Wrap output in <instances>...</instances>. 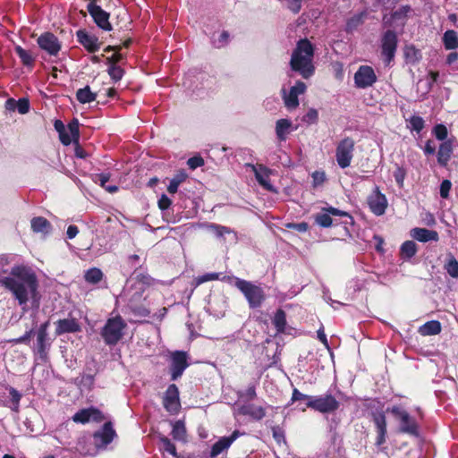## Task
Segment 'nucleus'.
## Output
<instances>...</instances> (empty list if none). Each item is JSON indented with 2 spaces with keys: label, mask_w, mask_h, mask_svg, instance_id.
I'll return each mask as SVG.
<instances>
[{
  "label": "nucleus",
  "mask_w": 458,
  "mask_h": 458,
  "mask_svg": "<svg viewBox=\"0 0 458 458\" xmlns=\"http://www.w3.org/2000/svg\"><path fill=\"white\" fill-rule=\"evenodd\" d=\"M0 283L13 293L21 306L29 301L38 304V282L31 268L25 266L13 267L10 275L1 278Z\"/></svg>",
  "instance_id": "f257e3e1"
},
{
  "label": "nucleus",
  "mask_w": 458,
  "mask_h": 458,
  "mask_svg": "<svg viewBox=\"0 0 458 458\" xmlns=\"http://www.w3.org/2000/svg\"><path fill=\"white\" fill-rule=\"evenodd\" d=\"M314 47L308 39H301L293 50L290 65L293 71L299 72L302 78L309 79L315 72L313 64Z\"/></svg>",
  "instance_id": "f03ea898"
},
{
  "label": "nucleus",
  "mask_w": 458,
  "mask_h": 458,
  "mask_svg": "<svg viewBox=\"0 0 458 458\" xmlns=\"http://www.w3.org/2000/svg\"><path fill=\"white\" fill-rule=\"evenodd\" d=\"M234 285L242 293L250 308L261 306L266 295L260 286L238 277L234 278Z\"/></svg>",
  "instance_id": "7ed1b4c3"
},
{
  "label": "nucleus",
  "mask_w": 458,
  "mask_h": 458,
  "mask_svg": "<svg viewBox=\"0 0 458 458\" xmlns=\"http://www.w3.org/2000/svg\"><path fill=\"white\" fill-rule=\"evenodd\" d=\"M126 323L121 317L109 318L102 328L101 335L106 344H117L123 335Z\"/></svg>",
  "instance_id": "20e7f679"
},
{
  "label": "nucleus",
  "mask_w": 458,
  "mask_h": 458,
  "mask_svg": "<svg viewBox=\"0 0 458 458\" xmlns=\"http://www.w3.org/2000/svg\"><path fill=\"white\" fill-rule=\"evenodd\" d=\"M355 148V141L351 137H345L341 140L336 145L335 159L337 165L344 169L351 165L353 158V152Z\"/></svg>",
  "instance_id": "39448f33"
},
{
  "label": "nucleus",
  "mask_w": 458,
  "mask_h": 458,
  "mask_svg": "<svg viewBox=\"0 0 458 458\" xmlns=\"http://www.w3.org/2000/svg\"><path fill=\"white\" fill-rule=\"evenodd\" d=\"M307 86L303 81H298L296 83L286 90L285 88H282L281 95L284 104V106L288 110L296 109L300 103L298 97L303 95L306 92Z\"/></svg>",
  "instance_id": "423d86ee"
},
{
  "label": "nucleus",
  "mask_w": 458,
  "mask_h": 458,
  "mask_svg": "<svg viewBox=\"0 0 458 458\" xmlns=\"http://www.w3.org/2000/svg\"><path fill=\"white\" fill-rule=\"evenodd\" d=\"M394 417L400 421V431L411 435L418 434V426L415 420L403 409L394 406L388 409Z\"/></svg>",
  "instance_id": "0eeeda50"
},
{
  "label": "nucleus",
  "mask_w": 458,
  "mask_h": 458,
  "mask_svg": "<svg viewBox=\"0 0 458 458\" xmlns=\"http://www.w3.org/2000/svg\"><path fill=\"white\" fill-rule=\"evenodd\" d=\"M87 10L96 24L104 30L110 31L112 25L109 22V13L96 4L97 0H89Z\"/></svg>",
  "instance_id": "6e6552de"
},
{
  "label": "nucleus",
  "mask_w": 458,
  "mask_h": 458,
  "mask_svg": "<svg viewBox=\"0 0 458 458\" xmlns=\"http://www.w3.org/2000/svg\"><path fill=\"white\" fill-rule=\"evenodd\" d=\"M377 80L374 69L369 65H361L354 74V84L358 89L371 87Z\"/></svg>",
  "instance_id": "1a4fd4ad"
},
{
  "label": "nucleus",
  "mask_w": 458,
  "mask_h": 458,
  "mask_svg": "<svg viewBox=\"0 0 458 458\" xmlns=\"http://www.w3.org/2000/svg\"><path fill=\"white\" fill-rule=\"evenodd\" d=\"M307 406L320 412H331L338 408V402L332 395L312 397L307 402Z\"/></svg>",
  "instance_id": "9d476101"
},
{
  "label": "nucleus",
  "mask_w": 458,
  "mask_h": 458,
  "mask_svg": "<svg viewBox=\"0 0 458 458\" xmlns=\"http://www.w3.org/2000/svg\"><path fill=\"white\" fill-rule=\"evenodd\" d=\"M397 47V36L393 30H387L382 38V55L385 62L389 64L394 56Z\"/></svg>",
  "instance_id": "9b49d317"
},
{
  "label": "nucleus",
  "mask_w": 458,
  "mask_h": 458,
  "mask_svg": "<svg viewBox=\"0 0 458 458\" xmlns=\"http://www.w3.org/2000/svg\"><path fill=\"white\" fill-rule=\"evenodd\" d=\"M368 204L370 210L377 216H381L385 213L387 207V200L384 194H382L376 187L374 191L368 197Z\"/></svg>",
  "instance_id": "f8f14e48"
},
{
  "label": "nucleus",
  "mask_w": 458,
  "mask_h": 458,
  "mask_svg": "<svg viewBox=\"0 0 458 458\" xmlns=\"http://www.w3.org/2000/svg\"><path fill=\"white\" fill-rule=\"evenodd\" d=\"M163 404L165 410L171 413H176L179 411L181 407L179 390L174 384L170 385L165 391Z\"/></svg>",
  "instance_id": "ddd939ff"
},
{
  "label": "nucleus",
  "mask_w": 458,
  "mask_h": 458,
  "mask_svg": "<svg viewBox=\"0 0 458 458\" xmlns=\"http://www.w3.org/2000/svg\"><path fill=\"white\" fill-rule=\"evenodd\" d=\"M188 367L187 355L184 352H175L172 354L171 377L176 380Z\"/></svg>",
  "instance_id": "4468645a"
},
{
  "label": "nucleus",
  "mask_w": 458,
  "mask_h": 458,
  "mask_svg": "<svg viewBox=\"0 0 458 458\" xmlns=\"http://www.w3.org/2000/svg\"><path fill=\"white\" fill-rule=\"evenodd\" d=\"M72 420L76 423H87L89 421H102L103 415L101 411L96 408L90 407L87 409H82L76 412L72 416Z\"/></svg>",
  "instance_id": "2eb2a0df"
},
{
  "label": "nucleus",
  "mask_w": 458,
  "mask_h": 458,
  "mask_svg": "<svg viewBox=\"0 0 458 458\" xmlns=\"http://www.w3.org/2000/svg\"><path fill=\"white\" fill-rule=\"evenodd\" d=\"M38 44L40 47V48L53 55H56L61 48V45L57 38L54 34L49 32L42 34L38 38Z\"/></svg>",
  "instance_id": "dca6fc26"
},
{
  "label": "nucleus",
  "mask_w": 458,
  "mask_h": 458,
  "mask_svg": "<svg viewBox=\"0 0 458 458\" xmlns=\"http://www.w3.org/2000/svg\"><path fill=\"white\" fill-rule=\"evenodd\" d=\"M411 10V6L409 5L401 6L392 13L390 18H387L386 16L384 17L385 24L390 27H403Z\"/></svg>",
  "instance_id": "f3484780"
},
{
  "label": "nucleus",
  "mask_w": 458,
  "mask_h": 458,
  "mask_svg": "<svg viewBox=\"0 0 458 458\" xmlns=\"http://www.w3.org/2000/svg\"><path fill=\"white\" fill-rule=\"evenodd\" d=\"M239 436H240V432L238 430H235L233 432V434L230 437H221L212 446L211 453H210L211 458L216 457L223 451L229 448V446L233 444V441H235L237 439V437Z\"/></svg>",
  "instance_id": "a211bd4d"
},
{
  "label": "nucleus",
  "mask_w": 458,
  "mask_h": 458,
  "mask_svg": "<svg viewBox=\"0 0 458 458\" xmlns=\"http://www.w3.org/2000/svg\"><path fill=\"white\" fill-rule=\"evenodd\" d=\"M78 41L90 53L98 51L100 47L98 38L95 36L88 34L84 30L77 31Z\"/></svg>",
  "instance_id": "6ab92c4d"
},
{
  "label": "nucleus",
  "mask_w": 458,
  "mask_h": 458,
  "mask_svg": "<svg viewBox=\"0 0 458 458\" xmlns=\"http://www.w3.org/2000/svg\"><path fill=\"white\" fill-rule=\"evenodd\" d=\"M252 170L255 174V177L259 183L262 185L265 189L273 191V186L269 181L270 170L263 165H251Z\"/></svg>",
  "instance_id": "aec40b11"
},
{
  "label": "nucleus",
  "mask_w": 458,
  "mask_h": 458,
  "mask_svg": "<svg viewBox=\"0 0 458 458\" xmlns=\"http://www.w3.org/2000/svg\"><path fill=\"white\" fill-rule=\"evenodd\" d=\"M80 329L81 327L75 319H60L56 323L55 334L60 335L65 333H75Z\"/></svg>",
  "instance_id": "412c9836"
},
{
  "label": "nucleus",
  "mask_w": 458,
  "mask_h": 458,
  "mask_svg": "<svg viewBox=\"0 0 458 458\" xmlns=\"http://www.w3.org/2000/svg\"><path fill=\"white\" fill-rule=\"evenodd\" d=\"M411 235L412 238L422 242L438 240V233L436 231L426 228H414L411 231Z\"/></svg>",
  "instance_id": "4be33fe9"
},
{
  "label": "nucleus",
  "mask_w": 458,
  "mask_h": 458,
  "mask_svg": "<svg viewBox=\"0 0 458 458\" xmlns=\"http://www.w3.org/2000/svg\"><path fill=\"white\" fill-rule=\"evenodd\" d=\"M374 423L377 427L378 436L377 437L376 444L381 445L386 441V416L383 413H378L374 416Z\"/></svg>",
  "instance_id": "5701e85b"
},
{
  "label": "nucleus",
  "mask_w": 458,
  "mask_h": 458,
  "mask_svg": "<svg viewBox=\"0 0 458 458\" xmlns=\"http://www.w3.org/2000/svg\"><path fill=\"white\" fill-rule=\"evenodd\" d=\"M114 436L115 432L112 427V424L107 422L104 425L101 431L96 432L94 434V438L96 440L99 439L102 445H106L112 442Z\"/></svg>",
  "instance_id": "b1692460"
},
{
  "label": "nucleus",
  "mask_w": 458,
  "mask_h": 458,
  "mask_svg": "<svg viewBox=\"0 0 458 458\" xmlns=\"http://www.w3.org/2000/svg\"><path fill=\"white\" fill-rule=\"evenodd\" d=\"M293 123L289 119H279L276 123V134L278 140L284 141L291 132Z\"/></svg>",
  "instance_id": "393cba45"
},
{
  "label": "nucleus",
  "mask_w": 458,
  "mask_h": 458,
  "mask_svg": "<svg viewBox=\"0 0 458 458\" xmlns=\"http://www.w3.org/2000/svg\"><path fill=\"white\" fill-rule=\"evenodd\" d=\"M452 152H453L452 142L450 140L443 142L440 145L439 149H438L437 162L441 165L445 166L451 158Z\"/></svg>",
  "instance_id": "a878e982"
},
{
  "label": "nucleus",
  "mask_w": 458,
  "mask_h": 458,
  "mask_svg": "<svg viewBox=\"0 0 458 458\" xmlns=\"http://www.w3.org/2000/svg\"><path fill=\"white\" fill-rule=\"evenodd\" d=\"M241 413L244 415H249L254 420H259L263 419L266 415V411L264 408L261 406H256L253 404L244 405L241 408Z\"/></svg>",
  "instance_id": "bb28decb"
},
{
  "label": "nucleus",
  "mask_w": 458,
  "mask_h": 458,
  "mask_svg": "<svg viewBox=\"0 0 458 458\" xmlns=\"http://www.w3.org/2000/svg\"><path fill=\"white\" fill-rule=\"evenodd\" d=\"M30 224L32 230L35 233L47 234L51 231L50 223L42 216L34 217Z\"/></svg>",
  "instance_id": "cd10ccee"
},
{
  "label": "nucleus",
  "mask_w": 458,
  "mask_h": 458,
  "mask_svg": "<svg viewBox=\"0 0 458 458\" xmlns=\"http://www.w3.org/2000/svg\"><path fill=\"white\" fill-rule=\"evenodd\" d=\"M207 229L210 232H212L216 237L217 238H224L226 234L233 235V240H236V234L235 233L230 229L229 227L220 225L217 224H208L207 225Z\"/></svg>",
  "instance_id": "c85d7f7f"
},
{
  "label": "nucleus",
  "mask_w": 458,
  "mask_h": 458,
  "mask_svg": "<svg viewBox=\"0 0 458 458\" xmlns=\"http://www.w3.org/2000/svg\"><path fill=\"white\" fill-rule=\"evenodd\" d=\"M172 435L174 439L178 441H186L187 433L184 422L182 420H177L173 425Z\"/></svg>",
  "instance_id": "c756f323"
},
{
  "label": "nucleus",
  "mask_w": 458,
  "mask_h": 458,
  "mask_svg": "<svg viewBox=\"0 0 458 458\" xmlns=\"http://www.w3.org/2000/svg\"><path fill=\"white\" fill-rule=\"evenodd\" d=\"M445 47L448 50L455 49L458 47V36L454 30H447L443 37Z\"/></svg>",
  "instance_id": "7c9ffc66"
},
{
  "label": "nucleus",
  "mask_w": 458,
  "mask_h": 458,
  "mask_svg": "<svg viewBox=\"0 0 458 458\" xmlns=\"http://www.w3.org/2000/svg\"><path fill=\"white\" fill-rule=\"evenodd\" d=\"M423 335H432L440 333L441 325L437 320H432L425 323L420 329Z\"/></svg>",
  "instance_id": "2f4dec72"
},
{
  "label": "nucleus",
  "mask_w": 458,
  "mask_h": 458,
  "mask_svg": "<svg viewBox=\"0 0 458 458\" xmlns=\"http://www.w3.org/2000/svg\"><path fill=\"white\" fill-rule=\"evenodd\" d=\"M76 97L79 102L85 104L94 101L97 95L90 90L89 86H86L77 91Z\"/></svg>",
  "instance_id": "473e14b6"
},
{
  "label": "nucleus",
  "mask_w": 458,
  "mask_h": 458,
  "mask_svg": "<svg viewBox=\"0 0 458 458\" xmlns=\"http://www.w3.org/2000/svg\"><path fill=\"white\" fill-rule=\"evenodd\" d=\"M187 178V174L181 171L179 172L171 181H170V183L167 187V191L169 193L171 194H174L177 190H178V187L179 185L183 182Z\"/></svg>",
  "instance_id": "72a5a7b5"
},
{
  "label": "nucleus",
  "mask_w": 458,
  "mask_h": 458,
  "mask_svg": "<svg viewBox=\"0 0 458 458\" xmlns=\"http://www.w3.org/2000/svg\"><path fill=\"white\" fill-rule=\"evenodd\" d=\"M273 324L275 325L277 332L283 333L286 326V315L283 310H278L274 317Z\"/></svg>",
  "instance_id": "f704fd0d"
},
{
  "label": "nucleus",
  "mask_w": 458,
  "mask_h": 458,
  "mask_svg": "<svg viewBox=\"0 0 458 458\" xmlns=\"http://www.w3.org/2000/svg\"><path fill=\"white\" fill-rule=\"evenodd\" d=\"M416 251V243L412 241L404 242L401 247V255L403 258L410 259L415 255Z\"/></svg>",
  "instance_id": "c9c22d12"
},
{
  "label": "nucleus",
  "mask_w": 458,
  "mask_h": 458,
  "mask_svg": "<svg viewBox=\"0 0 458 458\" xmlns=\"http://www.w3.org/2000/svg\"><path fill=\"white\" fill-rule=\"evenodd\" d=\"M103 278V273L98 268H90L85 274V280L90 284H98Z\"/></svg>",
  "instance_id": "e433bc0d"
},
{
  "label": "nucleus",
  "mask_w": 458,
  "mask_h": 458,
  "mask_svg": "<svg viewBox=\"0 0 458 458\" xmlns=\"http://www.w3.org/2000/svg\"><path fill=\"white\" fill-rule=\"evenodd\" d=\"M15 52L24 65L29 66L34 63V58L31 54L29 51L23 49L21 47H15Z\"/></svg>",
  "instance_id": "4c0bfd02"
},
{
  "label": "nucleus",
  "mask_w": 458,
  "mask_h": 458,
  "mask_svg": "<svg viewBox=\"0 0 458 458\" xmlns=\"http://www.w3.org/2000/svg\"><path fill=\"white\" fill-rule=\"evenodd\" d=\"M49 326V321L45 322L42 324L38 329V349L40 352L44 351L45 348V341L47 336V327Z\"/></svg>",
  "instance_id": "58836bf2"
},
{
  "label": "nucleus",
  "mask_w": 458,
  "mask_h": 458,
  "mask_svg": "<svg viewBox=\"0 0 458 458\" xmlns=\"http://www.w3.org/2000/svg\"><path fill=\"white\" fill-rule=\"evenodd\" d=\"M445 268L450 276L458 278V261L453 256L450 257Z\"/></svg>",
  "instance_id": "ea45409f"
},
{
  "label": "nucleus",
  "mask_w": 458,
  "mask_h": 458,
  "mask_svg": "<svg viewBox=\"0 0 458 458\" xmlns=\"http://www.w3.org/2000/svg\"><path fill=\"white\" fill-rule=\"evenodd\" d=\"M108 74L114 81H119L123 76V70L117 64H112L108 68Z\"/></svg>",
  "instance_id": "a19ab883"
},
{
  "label": "nucleus",
  "mask_w": 458,
  "mask_h": 458,
  "mask_svg": "<svg viewBox=\"0 0 458 458\" xmlns=\"http://www.w3.org/2000/svg\"><path fill=\"white\" fill-rule=\"evenodd\" d=\"M365 18H366L365 13H360L359 14L352 16L347 22V28L349 30H353L355 28H357L359 25L363 23Z\"/></svg>",
  "instance_id": "79ce46f5"
},
{
  "label": "nucleus",
  "mask_w": 458,
  "mask_h": 458,
  "mask_svg": "<svg viewBox=\"0 0 458 458\" xmlns=\"http://www.w3.org/2000/svg\"><path fill=\"white\" fill-rule=\"evenodd\" d=\"M161 445H162L161 448L165 452L170 454L174 457H177L175 445L171 442L170 439H168L167 437L161 438Z\"/></svg>",
  "instance_id": "37998d69"
},
{
  "label": "nucleus",
  "mask_w": 458,
  "mask_h": 458,
  "mask_svg": "<svg viewBox=\"0 0 458 458\" xmlns=\"http://www.w3.org/2000/svg\"><path fill=\"white\" fill-rule=\"evenodd\" d=\"M316 222L323 227H329L333 223L328 212L318 214L316 216Z\"/></svg>",
  "instance_id": "c03bdc74"
},
{
  "label": "nucleus",
  "mask_w": 458,
  "mask_h": 458,
  "mask_svg": "<svg viewBox=\"0 0 458 458\" xmlns=\"http://www.w3.org/2000/svg\"><path fill=\"white\" fill-rule=\"evenodd\" d=\"M219 273H208L202 276H199L195 278V284L196 285H199L203 283L208 282V281H214L219 279Z\"/></svg>",
  "instance_id": "a18cd8bd"
},
{
  "label": "nucleus",
  "mask_w": 458,
  "mask_h": 458,
  "mask_svg": "<svg viewBox=\"0 0 458 458\" xmlns=\"http://www.w3.org/2000/svg\"><path fill=\"white\" fill-rule=\"evenodd\" d=\"M318 113L316 109L310 108L307 114L302 117V121L308 124H313L318 122Z\"/></svg>",
  "instance_id": "49530a36"
},
{
  "label": "nucleus",
  "mask_w": 458,
  "mask_h": 458,
  "mask_svg": "<svg viewBox=\"0 0 458 458\" xmlns=\"http://www.w3.org/2000/svg\"><path fill=\"white\" fill-rule=\"evenodd\" d=\"M272 433L273 437L275 438L278 445L285 444L284 432L280 427H273Z\"/></svg>",
  "instance_id": "de8ad7c7"
},
{
  "label": "nucleus",
  "mask_w": 458,
  "mask_h": 458,
  "mask_svg": "<svg viewBox=\"0 0 458 458\" xmlns=\"http://www.w3.org/2000/svg\"><path fill=\"white\" fill-rule=\"evenodd\" d=\"M410 123H411V129L418 132H420L424 127V121L420 116H416V115L412 116L410 119Z\"/></svg>",
  "instance_id": "09e8293b"
},
{
  "label": "nucleus",
  "mask_w": 458,
  "mask_h": 458,
  "mask_svg": "<svg viewBox=\"0 0 458 458\" xmlns=\"http://www.w3.org/2000/svg\"><path fill=\"white\" fill-rule=\"evenodd\" d=\"M434 134L439 140H444L447 137V129L443 124H437L434 128Z\"/></svg>",
  "instance_id": "8fccbe9b"
},
{
  "label": "nucleus",
  "mask_w": 458,
  "mask_h": 458,
  "mask_svg": "<svg viewBox=\"0 0 458 458\" xmlns=\"http://www.w3.org/2000/svg\"><path fill=\"white\" fill-rule=\"evenodd\" d=\"M16 110L21 114H27L30 110V102L27 98H20L17 101Z\"/></svg>",
  "instance_id": "3c124183"
},
{
  "label": "nucleus",
  "mask_w": 458,
  "mask_h": 458,
  "mask_svg": "<svg viewBox=\"0 0 458 458\" xmlns=\"http://www.w3.org/2000/svg\"><path fill=\"white\" fill-rule=\"evenodd\" d=\"M406 172L403 167L398 166L396 170L394 172V177L395 182L398 183L400 187H403V181L405 179Z\"/></svg>",
  "instance_id": "603ef678"
},
{
  "label": "nucleus",
  "mask_w": 458,
  "mask_h": 458,
  "mask_svg": "<svg viewBox=\"0 0 458 458\" xmlns=\"http://www.w3.org/2000/svg\"><path fill=\"white\" fill-rule=\"evenodd\" d=\"M452 183L449 180H444L440 185V196L444 199L448 197Z\"/></svg>",
  "instance_id": "864d4df0"
},
{
  "label": "nucleus",
  "mask_w": 458,
  "mask_h": 458,
  "mask_svg": "<svg viewBox=\"0 0 458 458\" xmlns=\"http://www.w3.org/2000/svg\"><path fill=\"white\" fill-rule=\"evenodd\" d=\"M187 164L190 166V168L196 169L204 165V160L200 157H193L188 159Z\"/></svg>",
  "instance_id": "5fc2aeb1"
},
{
  "label": "nucleus",
  "mask_w": 458,
  "mask_h": 458,
  "mask_svg": "<svg viewBox=\"0 0 458 458\" xmlns=\"http://www.w3.org/2000/svg\"><path fill=\"white\" fill-rule=\"evenodd\" d=\"M172 204L171 199L165 194H163L158 200V208L161 210L167 209Z\"/></svg>",
  "instance_id": "6e6d98bb"
},
{
  "label": "nucleus",
  "mask_w": 458,
  "mask_h": 458,
  "mask_svg": "<svg viewBox=\"0 0 458 458\" xmlns=\"http://www.w3.org/2000/svg\"><path fill=\"white\" fill-rule=\"evenodd\" d=\"M60 140L63 144L70 145L72 143V141L77 140L78 138L72 137V134H70V132L64 131V132L60 133Z\"/></svg>",
  "instance_id": "4d7b16f0"
},
{
  "label": "nucleus",
  "mask_w": 458,
  "mask_h": 458,
  "mask_svg": "<svg viewBox=\"0 0 458 458\" xmlns=\"http://www.w3.org/2000/svg\"><path fill=\"white\" fill-rule=\"evenodd\" d=\"M9 393H10V395L12 396L13 403L15 404V410L17 411L18 410L19 402H20V400L21 398V395L13 387H10L9 388Z\"/></svg>",
  "instance_id": "13d9d810"
},
{
  "label": "nucleus",
  "mask_w": 458,
  "mask_h": 458,
  "mask_svg": "<svg viewBox=\"0 0 458 458\" xmlns=\"http://www.w3.org/2000/svg\"><path fill=\"white\" fill-rule=\"evenodd\" d=\"M68 132H70L72 137L79 139V123L77 120L72 121L68 124Z\"/></svg>",
  "instance_id": "bf43d9fd"
},
{
  "label": "nucleus",
  "mask_w": 458,
  "mask_h": 458,
  "mask_svg": "<svg viewBox=\"0 0 458 458\" xmlns=\"http://www.w3.org/2000/svg\"><path fill=\"white\" fill-rule=\"evenodd\" d=\"M310 398H312V396L306 395V394L301 393L297 389H294L293 391V396H292L293 402L299 401V400H307L309 402Z\"/></svg>",
  "instance_id": "052dcab7"
},
{
  "label": "nucleus",
  "mask_w": 458,
  "mask_h": 458,
  "mask_svg": "<svg viewBox=\"0 0 458 458\" xmlns=\"http://www.w3.org/2000/svg\"><path fill=\"white\" fill-rule=\"evenodd\" d=\"M301 0H288L289 9L293 13H298L301 10Z\"/></svg>",
  "instance_id": "680f3d73"
},
{
  "label": "nucleus",
  "mask_w": 458,
  "mask_h": 458,
  "mask_svg": "<svg viewBox=\"0 0 458 458\" xmlns=\"http://www.w3.org/2000/svg\"><path fill=\"white\" fill-rule=\"evenodd\" d=\"M228 37H229L228 33L226 31H223L221 33V35L219 36L218 41L215 40L214 44L217 47H221L227 42Z\"/></svg>",
  "instance_id": "e2e57ef3"
},
{
  "label": "nucleus",
  "mask_w": 458,
  "mask_h": 458,
  "mask_svg": "<svg viewBox=\"0 0 458 458\" xmlns=\"http://www.w3.org/2000/svg\"><path fill=\"white\" fill-rule=\"evenodd\" d=\"M326 211L328 212L330 216L333 215V216H350L348 215V213L339 210L335 208H329Z\"/></svg>",
  "instance_id": "0e129e2a"
},
{
  "label": "nucleus",
  "mask_w": 458,
  "mask_h": 458,
  "mask_svg": "<svg viewBox=\"0 0 458 458\" xmlns=\"http://www.w3.org/2000/svg\"><path fill=\"white\" fill-rule=\"evenodd\" d=\"M424 151L427 155H432L436 151V148L432 140H428L425 145Z\"/></svg>",
  "instance_id": "69168bd1"
},
{
  "label": "nucleus",
  "mask_w": 458,
  "mask_h": 458,
  "mask_svg": "<svg viewBox=\"0 0 458 458\" xmlns=\"http://www.w3.org/2000/svg\"><path fill=\"white\" fill-rule=\"evenodd\" d=\"M79 233L78 227L76 225H69L67 228V236L69 239L74 238Z\"/></svg>",
  "instance_id": "338daca9"
},
{
  "label": "nucleus",
  "mask_w": 458,
  "mask_h": 458,
  "mask_svg": "<svg viewBox=\"0 0 458 458\" xmlns=\"http://www.w3.org/2000/svg\"><path fill=\"white\" fill-rule=\"evenodd\" d=\"M318 338L323 343V344L327 347V348H329V344H328V342H327V336L324 333V329L323 328H320L318 330Z\"/></svg>",
  "instance_id": "774afa93"
}]
</instances>
